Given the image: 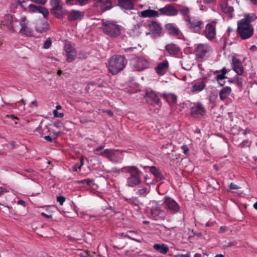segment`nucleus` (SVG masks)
<instances>
[{
  "mask_svg": "<svg viewBox=\"0 0 257 257\" xmlns=\"http://www.w3.org/2000/svg\"><path fill=\"white\" fill-rule=\"evenodd\" d=\"M111 172L117 174L120 173L128 174L129 176L126 179V185L130 187H135L142 182V172L136 166H125L120 169L113 168Z\"/></svg>",
  "mask_w": 257,
  "mask_h": 257,
  "instance_id": "nucleus-1",
  "label": "nucleus"
},
{
  "mask_svg": "<svg viewBox=\"0 0 257 257\" xmlns=\"http://www.w3.org/2000/svg\"><path fill=\"white\" fill-rule=\"evenodd\" d=\"M127 63V60L122 55H115L108 62V69L112 75H116L122 71Z\"/></svg>",
  "mask_w": 257,
  "mask_h": 257,
  "instance_id": "nucleus-2",
  "label": "nucleus"
},
{
  "mask_svg": "<svg viewBox=\"0 0 257 257\" xmlns=\"http://www.w3.org/2000/svg\"><path fill=\"white\" fill-rule=\"evenodd\" d=\"M101 29L105 34L112 38L117 37L121 34L120 26L113 21L102 22Z\"/></svg>",
  "mask_w": 257,
  "mask_h": 257,
  "instance_id": "nucleus-3",
  "label": "nucleus"
},
{
  "mask_svg": "<svg viewBox=\"0 0 257 257\" xmlns=\"http://www.w3.org/2000/svg\"><path fill=\"white\" fill-rule=\"evenodd\" d=\"M212 51L211 46L206 43L198 44L194 48V53L197 61L202 62L208 58Z\"/></svg>",
  "mask_w": 257,
  "mask_h": 257,
  "instance_id": "nucleus-4",
  "label": "nucleus"
},
{
  "mask_svg": "<svg viewBox=\"0 0 257 257\" xmlns=\"http://www.w3.org/2000/svg\"><path fill=\"white\" fill-rule=\"evenodd\" d=\"M25 18L21 20H18L14 18L12 15L7 14L4 17V20L3 21V24L6 26L10 31L16 33H19L22 29L23 23H24Z\"/></svg>",
  "mask_w": 257,
  "mask_h": 257,
  "instance_id": "nucleus-5",
  "label": "nucleus"
},
{
  "mask_svg": "<svg viewBox=\"0 0 257 257\" xmlns=\"http://www.w3.org/2000/svg\"><path fill=\"white\" fill-rule=\"evenodd\" d=\"M244 21L237 22V32L242 40L250 38L253 34L254 30L252 26L249 23H245Z\"/></svg>",
  "mask_w": 257,
  "mask_h": 257,
  "instance_id": "nucleus-6",
  "label": "nucleus"
},
{
  "mask_svg": "<svg viewBox=\"0 0 257 257\" xmlns=\"http://www.w3.org/2000/svg\"><path fill=\"white\" fill-rule=\"evenodd\" d=\"M18 3L21 7L25 10H28L30 12L39 13L42 14L44 18H47L49 15V11L46 8L42 6H37L34 4H30L27 8H25L23 3L24 0H18Z\"/></svg>",
  "mask_w": 257,
  "mask_h": 257,
  "instance_id": "nucleus-7",
  "label": "nucleus"
},
{
  "mask_svg": "<svg viewBox=\"0 0 257 257\" xmlns=\"http://www.w3.org/2000/svg\"><path fill=\"white\" fill-rule=\"evenodd\" d=\"M99 155L107 158L110 162L115 164L119 163L120 160V157L112 150L105 149L100 153Z\"/></svg>",
  "mask_w": 257,
  "mask_h": 257,
  "instance_id": "nucleus-8",
  "label": "nucleus"
},
{
  "mask_svg": "<svg viewBox=\"0 0 257 257\" xmlns=\"http://www.w3.org/2000/svg\"><path fill=\"white\" fill-rule=\"evenodd\" d=\"M187 27L193 32L199 33L202 28L203 22L195 19H185Z\"/></svg>",
  "mask_w": 257,
  "mask_h": 257,
  "instance_id": "nucleus-9",
  "label": "nucleus"
},
{
  "mask_svg": "<svg viewBox=\"0 0 257 257\" xmlns=\"http://www.w3.org/2000/svg\"><path fill=\"white\" fill-rule=\"evenodd\" d=\"M153 37H159L162 35V28L160 24L156 21H150L148 25Z\"/></svg>",
  "mask_w": 257,
  "mask_h": 257,
  "instance_id": "nucleus-10",
  "label": "nucleus"
},
{
  "mask_svg": "<svg viewBox=\"0 0 257 257\" xmlns=\"http://www.w3.org/2000/svg\"><path fill=\"white\" fill-rule=\"evenodd\" d=\"M165 211L161 210L159 206L152 207L151 212V217L155 220H163L166 216Z\"/></svg>",
  "mask_w": 257,
  "mask_h": 257,
  "instance_id": "nucleus-11",
  "label": "nucleus"
},
{
  "mask_svg": "<svg viewBox=\"0 0 257 257\" xmlns=\"http://www.w3.org/2000/svg\"><path fill=\"white\" fill-rule=\"evenodd\" d=\"M164 204L172 214H176L180 210L179 204L175 200L170 197L166 198L164 201Z\"/></svg>",
  "mask_w": 257,
  "mask_h": 257,
  "instance_id": "nucleus-12",
  "label": "nucleus"
},
{
  "mask_svg": "<svg viewBox=\"0 0 257 257\" xmlns=\"http://www.w3.org/2000/svg\"><path fill=\"white\" fill-rule=\"evenodd\" d=\"M64 50L66 52V60L68 62H73L77 55V51L69 43L65 44Z\"/></svg>",
  "mask_w": 257,
  "mask_h": 257,
  "instance_id": "nucleus-13",
  "label": "nucleus"
},
{
  "mask_svg": "<svg viewBox=\"0 0 257 257\" xmlns=\"http://www.w3.org/2000/svg\"><path fill=\"white\" fill-rule=\"evenodd\" d=\"M215 23L213 21L211 23L207 24L204 31V35L209 40H212L216 36Z\"/></svg>",
  "mask_w": 257,
  "mask_h": 257,
  "instance_id": "nucleus-14",
  "label": "nucleus"
},
{
  "mask_svg": "<svg viewBox=\"0 0 257 257\" xmlns=\"http://www.w3.org/2000/svg\"><path fill=\"white\" fill-rule=\"evenodd\" d=\"M135 61L134 68L137 71H141L149 67V62L144 57H137Z\"/></svg>",
  "mask_w": 257,
  "mask_h": 257,
  "instance_id": "nucleus-15",
  "label": "nucleus"
},
{
  "mask_svg": "<svg viewBox=\"0 0 257 257\" xmlns=\"http://www.w3.org/2000/svg\"><path fill=\"white\" fill-rule=\"evenodd\" d=\"M205 113V109L200 104H197L191 108V115L194 118H200Z\"/></svg>",
  "mask_w": 257,
  "mask_h": 257,
  "instance_id": "nucleus-16",
  "label": "nucleus"
},
{
  "mask_svg": "<svg viewBox=\"0 0 257 257\" xmlns=\"http://www.w3.org/2000/svg\"><path fill=\"white\" fill-rule=\"evenodd\" d=\"M231 65L232 69L238 74L242 75L244 68L241 62L236 57L233 56L231 59Z\"/></svg>",
  "mask_w": 257,
  "mask_h": 257,
  "instance_id": "nucleus-17",
  "label": "nucleus"
},
{
  "mask_svg": "<svg viewBox=\"0 0 257 257\" xmlns=\"http://www.w3.org/2000/svg\"><path fill=\"white\" fill-rule=\"evenodd\" d=\"M160 14L168 16H175L178 14V10L172 5H167L165 7L159 9Z\"/></svg>",
  "mask_w": 257,
  "mask_h": 257,
  "instance_id": "nucleus-18",
  "label": "nucleus"
},
{
  "mask_svg": "<svg viewBox=\"0 0 257 257\" xmlns=\"http://www.w3.org/2000/svg\"><path fill=\"white\" fill-rule=\"evenodd\" d=\"M94 5L103 12L109 10L112 8V2L110 0H96Z\"/></svg>",
  "mask_w": 257,
  "mask_h": 257,
  "instance_id": "nucleus-19",
  "label": "nucleus"
},
{
  "mask_svg": "<svg viewBox=\"0 0 257 257\" xmlns=\"http://www.w3.org/2000/svg\"><path fill=\"white\" fill-rule=\"evenodd\" d=\"M165 48L166 51L170 56L178 55L181 51L180 47L177 45L173 43L166 45Z\"/></svg>",
  "mask_w": 257,
  "mask_h": 257,
  "instance_id": "nucleus-20",
  "label": "nucleus"
},
{
  "mask_svg": "<svg viewBox=\"0 0 257 257\" xmlns=\"http://www.w3.org/2000/svg\"><path fill=\"white\" fill-rule=\"evenodd\" d=\"M168 61L167 60H165L158 64L157 67L155 68V70L158 75L163 76L168 70Z\"/></svg>",
  "mask_w": 257,
  "mask_h": 257,
  "instance_id": "nucleus-21",
  "label": "nucleus"
},
{
  "mask_svg": "<svg viewBox=\"0 0 257 257\" xmlns=\"http://www.w3.org/2000/svg\"><path fill=\"white\" fill-rule=\"evenodd\" d=\"M21 29L22 30L20 31L19 33L22 35L27 37H31L33 35V31L28 26L26 18H25L24 23H23L22 26H21Z\"/></svg>",
  "mask_w": 257,
  "mask_h": 257,
  "instance_id": "nucleus-22",
  "label": "nucleus"
},
{
  "mask_svg": "<svg viewBox=\"0 0 257 257\" xmlns=\"http://www.w3.org/2000/svg\"><path fill=\"white\" fill-rule=\"evenodd\" d=\"M118 6L124 11L132 10L134 8L133 2H130V0H118Z\"/></svg>",
  "mask_w": 257,
  "mask_h": 257,
  "instance_id": "nucleus-23",
  "label": "nucleus"
},
{
  "mask_svg": "<svg viewBox=\"0 0 257 257\" xmlns=\"http://www.w3.org/2000/svg\"><path fill=\"white\" fill-rule=\"evenodd\" d=\"M139 15L140 17L143 18H152L159 17V14L157 11L148 9L142 11L139 14Z\"/></svg>",
  "mask_w": 257,
  "mask_h": 257,
  "instance_id": "nucleus-24",
  "label": "nucleus"
},
{
  "mask_svg": "<svg viewBox=\"0 0 257 257\" xmlns=\"http://www.w3.org/2000/svg\"><path fill=\"white\" fill-rule=\"evenodd\" d=\"M150 172L154 176L157 182L160 181L164 178L161 171L155 166L150 167Z\"/></svg>",
  "mask_w": 257,
  "mask_h": 257,
  "instance_id": "nucleus-25",
  "label": "nucleus"
},
{
  "mask_svg": "<svg viewBox=\"0 0 257 257\" xmlns=\"http://www.w3.org/2000/svg\"><path fill=\"white\" fill-rule=\"evenodd\" d=\"M165 28L169 34L173 36H176L180 33V31L178 28L175 27L172 24H166Z\"/></svg>",
  "mask_w": 257,
  "mask_h": 257,
  "instance_id": "nucleus-26",
  "label": "nucleus"
},
{
  "mask_svg": "<svg viewBox=\"0 0 257 257\" xmlns=\"http://www.w3.org/2000/svg\"><path fill=\"white\" fill-rule=\"evenodd\" d=\"M82 13L79 11H71L68 16V20L69 21H74L80 19L81 17Z\"/></svg>",
  "mask_w": 257,
  "mask_h": 257,
  "instance_id": "nucleus-27",
  "label": "nucleus"
},
{
  "mask_svg": "<svg viewBox=\"0 0 257 257\" xmlns=\"http://www.w3.org/2000/svg\"><path fill=\"white\" fill-rule=\"evenodd\" d=\"M144 98L150 105L157 106V108L161 106V102L159 97H144Z\"/></svg>",
  "mask_w": 257,
  "mask_h": 257,
  "instance_id": "nucleus-28",
  "label": "nucleus"
},
{
  "mask_svg": "<svg viewBox=\"0 0 257 257\" xmlns=\"http://www.w3.org/2000/svg\"><path fill=\"white\" fill-rule=\"evenodd\" d=\"M153 247L156 250L162 254H165L169 251L168 246L164 244H155Z\"/></svg>",
  "mask_w": 257,
  "mask_h": 257,
  "instance_id": "nucleus-29",
  "label": "nucleus"
},
{
  "mask_svg": "<svg viewBox=\"0 0 257 257\" xmlns=\"http://www.w3.org/2000/svg\"><path fill=\"white\" fill-rule=\"evenodd\" d=\"M51 12L58 19L63 18L62 7L61 6L52 7Z\"/></svg>",
  "mask_w": 257,
  "mask_h": 257,
  "instance_id": "nucleus-30",
  "label": "nucleus"
},
{
  "mask_svg": "<svg viewBox=\"0 0 257 257\" xmlns=\"http://www.w3.org/2000/svg\"><path fill=\"white\" fill-rule=\"evenodd\" d=\"M48 29V24L47 22L43 23L39 21L37 23L36 26V31L40 33L46 32Z\"/></svg>",
  "mask_w": 257,
  "mask_h": 257,
  "instance_id": "nucleus-31",
  "label": "nucleus"
},
{
  "mask_svg": "<svg viewBox=\"0 0 257 257\" xmlns=\"http://www.w3.org/2000/svg\"><path fill=\"white\" fill-rule=\"evenodd\" d=\"M220 7L222 12L225 14H231L234 11L233 8L229 6L228 2L222 4Z\"/></svg>",
  "mask_w": 257,
  "mask_h": 257,
  "instance_id": "nucleus-32",
  "label": "nucleus"
},
{
  "mask_svg": "<svg viewBox=\"0 0 257 257\" xmlns=\"http://www.w3.org/2000/svg\"><path fill=\"white\" fill-rule=\"evenodd\" d=\"M178 13H179L183 17L185 21V19H190L189 14H190V10L187 7L183 6L181 7V8L178 10Z\"/></svg>",
  "mask_w": 257,
  "mask_h": 257,
  "instance_id": "nucleus-33",
  "label": "nucleus"
},
{
  "mask_svg": "<svg viewBox=\"0 0 257 257\" xmlns=\"http://www.w3.org/2000/svg\"><path fill=\"white\" fill-rule=\"evenodd\" d=\"M137 233L134 231H129L128 232H127V234L124 235L125 237L129 239L135 240L138 242H141V239L138 238L137 237Z\"/></svg>",
  "mask_w": 257,
  "mask_h": 257,
  "instance_id": "nucleus-34",
  "label": "nucleus"
},
{
  "mask_svg": "<svg viewBox=\"0 0 257 257\" xmlns=\"http://www.w3.org/2000/svg\"><path fill=\"white\" fill-rule=\"evenodd\" d=\"M205 87V83L201 81L194 85L192 87V92H199L202 91Z\"/></svg>",
  "mask_w": 257,
  "mask_h": 257,
  "instance_id": "nucleus-35",
  "label": "nucleus"
},
{
  "mask_svg": "<svg viewBox=\"0 0 257 257\" xmlns=\"http://www.w3.org/2000/svg\"><path fill=\"white\" fill-rule=\"evenodd\" d=\"M231 89L229 87L223 88L219 92V96H223V95H228L230 94Z\"/></svg>",
  "mask_w": 257,
  "mask_h": 257,
  "instance_id": "nucleus-36",
  "label": "nucleus"
},
{
  "mask_svg": "<svg viewBox=\"0 0 257 257\" xmlns=\"http://www.w3.org/2000/svg\"><path fill=\"white\" fill-rule=\"evenodd\" d=\"M148 189L146 187H142L137 192V194L140 196H144L147 193Z\"/></svg>",
  "mask_w": 257,
  "mask_h": 257,
  "instance_id": "nucleus-37",
  "label": "nucleus"
},
{
  "mask_svg": "<svg viewBox=\"0 0 257 257\" xmlns=\"http://www.w3.org/2000/svg\"><path fill=\"white\" fill-rule=\"evenodd\" d=\"M240 21H244L245 23H249L254 21L253 15H246L244 16V18Z\"/></svg>",
  "mask_w": 257,
  "mask_h": 257,
  "instance_id": "nucleus-38",
  "label": "nucleus"
},
{
  "mask_svg": "<svg viewBox=\"0 0 257 257\" xmlns=\"http://www.w3.org/2000/svg\"><path fill=\"white\" fill-rule=\"evenodd\" d=\"M79 184H86L88 186H90L93 183V180L90 179H85L78 181Z\"/></svg>",
  "mask_w": 257,
  "mask_h": 257,
  "instance_id": "nucleus-39",
  "label": "nucleus"
},
{
  "mask_svg": "<svg viewBox=\"0 0 257 257\" xmlns=\"http://www.w3.org/2000/svg\"><path fill=\"white\" fill-rule=\"evenodd\" d=\"M52 45V40L50 38H48L47 39L46 41L43 44V48L44 49H48Z\"/></svg>",
  "mask_w": 257,
  "mask_h": 257,
  "instance_id": "nucleus-40",
  "label": "nucleus"
},
{
  "mask_svg": "<svg viewBox=\"0 0 257 257\" xmlns=\"http://www.w3.org/2000/svg\"><path fill=\"white\" fill-rule=\"evenodd\" d=\"M61 0H50V5L52 7L61 6Z\"/></svg>",
  "mask_w": 257,
  "mask_h": 257,
  "instance_id": "nucleus-41",
  "label": "nucleus"
},
{
  "mask_svg": "<svg viewBox=\"0 0 257 257\" xmlns=\"http://www.w3.org/2000/svg\"><path fill=\"white\" fill-rule=\"evenodd\" d=\"M158 94L156 93V92L152 90H148L146 91L145 94V96H157Z\"/></svg>",
  "mask_w": 257,
  "mask_h": 257,
  "instance_id": "nucleus-42",
  "label": "nucleus"
},
{
  "mask_svg": "<svg viewBox=\"0 0 257 257\" xmlns=\"http://www.w3.org/2000/svg\"><path fill=\"white\" fill-rule=\"evenodd\" d=\"M53 113L55 117L62 118L64 116L63 113L59 112L57 110H54Z\"/></svg>",
  "mask_w": 257,
  "mask_h": 257,
  "instance_id": "nucleus-43",
  "label": "nucleus"
},
{
  "mask_svg": "<svg viewBox=\"0 0 257 257\" xmlns=\"http://www.w3.org/2000/svg\"><path fill=\"white\" fill-rule=\"evenodd\" d=\"M181 148L183 150V152L184 154L187 156L189 155V148L186 145H183Z\"/></svg>",
  "mask_w": 257,
  "mask_h": 257,
  "instance_id": "nucleus-44",
  "label": "nucleus"
},
{
  "mask_svg": "<svg viewBox=\"0 0 257 257\" xmlns=\"http://www.w3.org/2000/svg\"><path fill=\"white\" fill-rule=\"evenodd\" d=\"M66 199L63 196H58L57 197V201L60 203L61 205H63Z\"/></svg>",
  "mask_w": 257,
  "mask_h": 257,
  "instance_id": "nucleus-45",
  "label": "nucleus"
},
{
  "mask_svg": "<svg viewBox=\"0 0 257 257\" xmlns=\"http://www.w3.org/2000/svg\"><path fill=\"white\" fill-rule=\"evenodd\" d=\"M139 203V200L137 198L133 197L131 198L130 204H134L136 206L138 205Z\"/></svg>",
  "mask_w": 257,
  "mask_h": 257,
  "instance_id": "nucleus-46",
  "label": "nucleus"
},
{
  "mask_svg": "<svg viewBox=\"0 0 257 257\" xmlns=\"http://www.w3.org/2000/svg\"><path fill=\"white\" fill-rule=\"evenodd\" d=\"M136 50H137L136 47H129V48H125L124 51L126 53H133L135 52Z\"/></svg>",
  "mask_w": 257,
  "mask_h": 257,
  "instance_id": "nucleus-47",
  "label": "nucleus"
},
{
  "mask_svg": "<svg viewBox=\"0 0 257 257\" xmlns=\"http://www.w3.org/2000/svg\"><path fill=\"white\" fill-rule=\"evenodd\" d=\"M229 188L230 189H238L240 188V187H239L238 186H237V185L235 184L233 182H231V183H230L229 184Z\"/></svg>",
  "mask_w": 257,
  "mask_h": 257,
  "instance_id": "nucleus-48",
  "label": "nucleus"
},
{
  "mask_svg": "<svg viewBox=\"0 0 257 257\" xmlns=\"http://www.w3.org/2000/svg\"><path fill=\"white\" fill-rule=\"evenodd\" d=\"M54 126L57 128L61 127L63 126V123L60 121H57L54 123Z\"/></svg>",
  "mask_w": 257,
  "mask_h": 257,
  "instance_id": "nucleus-49",
  "label": "nucleus"
},
{
  "mask_svg": "<svg viewBox=\"0 0 257 257\" xmlns=\"http://www.w3.org/2000/svg\"><path fill=\"white\" fill-rule=\"evenodd\" d=\"M9 192V191L2 187H0V196L3 195L4 193Z\"/></svg>",
  "mask_w": 257,
  "mask_h": 257,
  "instance_id": "nucleus-50",
  "label": "nucleus"
},
{
  "mask_svg": "<svg viewBox=\"0 0 257 257\" xmlns=\"http://www.w3.org/2000/svg\"><path fill=\"white\" fill-rule=\"evenodd\" d=\"M89 0H77V3L79 5L83 6L87 3Z\"/></svg>",
  "mask_w": 257,
  "mask_h": 257,
  "instance_id": "nucleus-51",
  "label": "nucleus"
},
{
  "mask_svg": "<svg viewBox=\"0 0 257 257\" xmlns=\"http://www.w3.org/2000/svg\"><path fill=\"white\" fill-rule=\"evenodd\" d=\"M216 78H217V80H222L225 78V76L224 74H218L217 75Z\"/></svg>",
  "mask_w": 257,
  "mask_h": 257,
  "instance_id": "nucleus-52",
  "label": "nucleus"
},
{
  "mask_svg": "<svg viewBox=\"0 0 257 257\" xmlns=\"http://www.w3.org/2000/svg\"><path fill=\"white\" fill-rule=\"evenodd\" d=\"M41 215L45 218H52V215H47L44 212L41 213Z\"/></svg>",
  "mask_w": 257,
  "mask_h": 257,
  "instance_id": "nucleus-53",
  "label": "nucleus"
},
{
  "mask_svg": "<svg viewBox=\"0 0 257 257\" xmlns=\"http://www.w3.org/2000/svg\"><path fill=\"white\" fill-rule=\"evenodd\" d=\"M226 230V227L224 226H222L220 227L219 233H222L224 232Z\"/></svg>",
  "mask_w": 257,
  "mask_h": 257,
  "instance_id": "nucleus-54",
  "label": "nucleus"
},
{
  "mask_svg": "<svg viewBox=\"0 0 257 257\" xmlns=\"http://www.w3.org/2000/svg\"><path fill=\"white\" fill-rule=\"evenodd\" d=\"M104 112H106L107 114H108L110 116H112L113 115V113L110 110L106 109L103 110Z\"/></svg>",
  "mask_w": 257,
  "mask_h": 257,
  "instance_id": "nucleus-55",
  "label": "nucleus"
},
{
  "mask_svg": "<svg viewBox=\"0 0 257 257\" xmlns=\"http://www.w3.org/2000/svg\"><path fill=\"white\" fill-rule=\"evenodd\" d=\"M44 139L49 142H52L53 141L52 138L49 136H45Z\"/></svg>",
  "mask_w": 257,
  "mask_h": 257,
  "instance_id": "nucleus-56",
  "label": "nucleus"
},
{
  "mask_svg": "<svg viewBox=\"0 0 257 257\" xmlns=\"http://www.w3.org/2000/svg\"><path fill=\"white\" fill-rule=\"evenodd\" d=\"M17 104L18 105V106H20V105H22L23 107L21 109H25V107H24L25 104H24V102L23 100H21V101L17 103Z\"/></svg>",
  "mask_w": 257,
  "mask_h": 257,
  "instance_id": "nucleus-57",
  "label": "nucleus"
},
{
  "mask_svg": "<svg viewBox=\"0 0 257 257\" xmlns=\"http://www.w3.org/2000/svg\"><path fill=\"white\" fill-rule=\"evenodd\" d=\"M248 142L247 140H244L242 142L240 145L241 147H243L244 146H247V144H248Z\"/></svg>",
  "mask_w": 257,
  "mask_h": 257,
  "instance_id": "nucleus-58",
  "label": "nucleus"
},
{
  "mask_svg": "<svg viewBox=\"0 0 257 257\" xmlns=\"http://www.w3.org/2000/svg\"><path fill=\"white\" fill-rule=\"evenodd\" d=\"M215 1V0H203L204 3L206 4L213 3Z\"/></svg>",
  "mask_w": 257,
  "mask_h": 257,
  "instance_id": "nucleus-59",
  "label": "nucleus"
},
{
  "mask_svg": "<svg viewBox=\"0 0 257 257\" xmlns=\"http://www.w3.org/2000/svg\"><path fill=\"white\" fill-rule=\"evenodd\" d=\"M79 164V166H78V168L79 169H80L81 167L84 164V161H83V159L82 158L80 159V163H78Z\"/></svg>",
  "mask_w": 257,
  "mask_h": 257,
  "instance_id": "nucleus-60",
  "label": "nucleus"
},
{
  "mask_svg": "<svg viewBox=\"0 0 257 257\" xmlns=\"http://www.w3.org/2000/svg\"><path fill=\"white\" fill-rule=\"evenodd\" d=\"M37 106V102L36 101H33L31 102L30 106L32 107H36Z\"/></svg>",
  "mask_w": 257,
  "mask_h": 257,
  "instance_id": "nucleus-61",
  "label": "nucleus"
},
{
  "mask_svg": "<svg viewBox=\"0 0 257 257\" xmlns=\"http://www.w3.org/2000/svg\"><path fill=\"white\" fill-rule=\"evenodd\" d=\"M79 164H75L73 166V170L74 171H77L78 168Z\"/></svg>",
  "mask_w": 257,
  "mask_h": 257,
  "instance_id": "nucleus-62",
  "label": "nucleus"
},
{
  "mask_svg": "<svg viewBox=\"0 0 257 257\" xmlns=\"http://www.w3.org/2000/svg\"><path fill=\"white\" fill-rule=\"evenodd\" d=\"M104 147V146H99V147H97L96 148L95 150L96 151H99L100 150H101L102 149H103Z\"/></svg>",
  "mask_w": 257,
  "mask_h": 257,
  "instance_id": "nucleus-63",
  "label": "nucleus"
},
{
  "mask_svg": "<svg viewBox=\"0 0 257 257\" xmlns=\"http://www.w3.org/2000/svg\"><path fill=\"white\" fill-rule=\"evenodd\" d=\"M142 24L141 23H138L135 26V28L136 30L139 29L142 26Z\"/></svg>",
  "mask_w": 257,
  "mask_h": 257,
  "instance_id": "nucleus-64",
  "label": "nucleus"
}]
</instances>
